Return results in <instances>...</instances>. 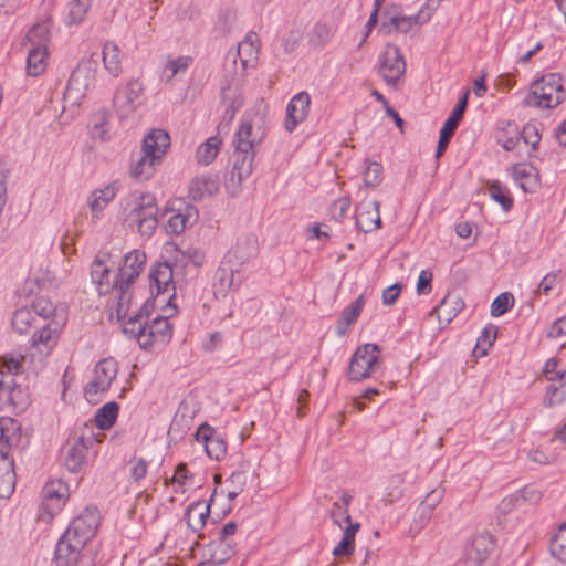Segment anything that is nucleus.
Listing matches in <instances>:
<instances>
[{"instance_id": "62", "label": "nucleus", "mask_w": 566, "mask_h": 566, "mask_svg": "<svg viewBox=\"0 0 566 566\" xmlns=\"http://www.w3.org/2000/svg\"><path fill=\"white\" fill-rule=\"evenodd\" d=\"M249 176H241L238 174V171H234L233 169L230 170L229 176L226 179V188L227 191L231 196H237L238 192L241 189V184L244 179H247Z\"/></svg>"}, {"instance_id": "50", "label": "nucleus", "mask_w": 566, "mask_h": 566, "mask_svg": "<svg viewBox=\"0 0 566 566\" xmlns=\"http://www.w3.org/2000/svg\"><path fill=\"white\" fill-rule=\"evenodd\" d=\"M514 305V296L510 292L501 293L491 304V315L502 316Z\"/></svg>"}, {"instance_id": "57", "label": "nucleus", "mask_w": 566, "mask_h": 566, "mask_svg": "<svg viewBox=\"0 0 566 566\" xmlns=\"http://www.w3.org/2000/svg\"><path fill=\"white\" fill-rule=\"evenodd\" d=\"M331 28L326 23H317L313 29L311 43L315 46H323L331 40Z\"/></svg>"}, {"instance_id": "36", "label": "nucleus", "mask_w": 566, "mask_h": 566, "mask_svg": "<svg viewBox=\"0 0 566 566\" xmlns=\"http://www.w3.org/2000/svg\"><path fill=\"white\" fill-rule=\"evenodd\" d=\"M132 284H122L119 281L113 280V291L116 294V318L123 321L128 313L129 304L132 301V293L129 292Z\"/></svg>"}, {"instance_id": "51", "label": "nucleus", "mask_w": 566, "mask_h": 566, "mask_svg": "<svg viewBox=\"0 0 566 566\" xmlns=\"http://www.w3.org/2000/svg\"><path fill=\"white\" fill-rule=\"evenodd\" d=\"M30 310L38 322L39 319L46 321L50 318L53 315L55 307L49 298L39 297L33 302Z\"/></svg>"}, {"instance_id": "23", "label": "nucleus", "mask_w": 566, "mask_h": 566, "mask_svg": "<svg viewBox=\"0 0 566 566\" xmlns=\"http://www.w3.org/2000/svg\"><path fill=\"white\" fill-rule=\"evenodd\" d=\"M17 475L14 461L8 451L0 449V497L8 499L14 491Z\"/></svg>"}, {"instance_id": "54", "label": "nucleus", "mask_w": 566, "mask_h": 566, "mask_svg": "<svg viewBox=\"0 0 566 566\" xmlns=\"http://www.w3.org/2000/svg\"><path fill=\"white\" fill-rule=\"evenodd\" d=\"M191 63L192 57L190 56H178L177 59L169 60L164 70L165 72H170L167 81H171V78L180 72H186Z\"/></svg>"}, {"instance_id": "13", "label": "nucleus", "mask_w": 566, "mask_h": 566, "mask_svg": "<svg viewBox=\"0 0 566 566\" xmlns=\"http://www.w3.org/2000/svg\"><path fill=\"white\" fill-rule=\"evenodd\" d=\"M494 542L489 534L474 536L465 551V566H490Z\"/></svg>"}, {"instance_id": "22", "label": "nucleus", "mask_w": 566, "mask_h": 566, "mask_svg": "<svg viewBox=\"0 0 566 566\" xmlns=\"http://www.w3.org/2000/svg\"><path fill=\"white\" fill-rule=\"evenodd\" d=\"M216 495L217 489L213 490V493L208 503L203 501H197L188 506L186 512V521L188 527L192 532H199L205 527L207 518L209 517L210 514V507L211 505L214 504Z\"/></svg>"}, {"instance_id": "41", "label": "nucleus", "mask_w": 566, "mask_h": 566, "mask_svg": "<svg viewBox=\"0 0 566 566\" xmlns=\"http://www.w3.org/2000/svg\"><path fill=\"white\" fill-rule=\"evenodd\" d=\"M119 406L115 401H109L102 406L95 413L94 420L97 428L102 430L109 429L116 421Z\"/></svg>"}, {"instance_id": "4", "label": "nucleus", "mask_w": 566, "mask_h": 566, "mask_svg": "<svg viewBox=\"0 0 566 566\" xmlns=\"http://www.w3.org/2000/svg\"><path fill=\"white\" fill-rule=\"evenodd\" d=\"M566 96L558 74L549 73L532 84V91L523 103L526 106L553 108L559 105Z\"/></svg>"}, {"instance_id": "28", "label": "nucleus", "mask_w": 566, "mask_h": 566, "mask_svg": "<svg viewBox=\"0 0 566 566\" xmlns=\"http://www.w3.org/2000/svg\"><path fill=\"white\" fill-rule=\"evenodd\" d=\"M91 276L101 295H106L113 291V282L109 280L111 270L105 265L103 258L96 256L93 261Z\"/></svg>"}, {"instance_id": "25", "label": "nucleus", "mask_w": 566, "mask_h": 566, "mask_svg": "<svg viewBox=\"0 0 566 566\" xmlns=\"http://www.w3.org/2000/svg\"><path fill=\"white\" fill-rule=\"evenodd\" d=\"M512 177L524 192H535L539 186L537 169L530 164H516Z\"/></svg>"}, {"instance_id": "63", "label": "nucleus", "mask_w": 566, "mask_h": 566, "mask_svg": "<svg viewBox=\"0 0 566 566\" xmlns=\"http://www.w3.org/2000/svg\"><path fill=\"white\" fill-rule=\"evenodd\" d=\"M129 473L134 481H139L146 476L147 462L144 459H133L129 461Z\"/></svg>"}, {"instance_id": "12", "label": "nucleus", "mask_w": 566, "mask_h": 566, "mask_svg": "<svg viewBox=\"0 0 566 566\" xmlns=\"http://www.w3.org/2000/svg\"><path fill=\"white\" fill-rule=\"evenodd\" d=\"M20 368V363L13 358H0V411L14 403L17 382L14 374Z\"/></svg>"}, {"instance_id": "31", "label": "nucleus", "mask_w": 566, "mask_h": 566, "mask_svg": "<svg viewBox=\"0 0 566 566\" xmlns=\"http://www.w3.org/2000/svg\"><path fill=\"white\" fill-rule=\"evenodd\" d=\"M97 66L98 56L93 53L90 59L83 60L78 63L70 78L90 88L94 83Z\"/></svg>"}, {"instance_id": "48", "label": "nucleus", "mask_w": 566, "mask_h": 566, "mask_svg": "<svg viewBox=\"0 0 566 566\" xmlns=\"http://www.w3.org/2000/svg\"><path fill=\"white\" fill-rule=\"evenodd\" d=\"M147 331L146 321H140L135 315L128 317L127 321L123 319V332L136 338L142 346V340L145 339V333Z\"/></svg>"}, {"instance_id": "38", "label": "nucleus", "mask_w": 566, "mask_h": 566, "mask_svg": "<svg viewBox=\"0 0 566 566\" xmlns=\"http://www.w3.org/2000/svg\"><path fill=\"white\" fill-rule=\"evenodd\" d=\"M463 307V302L457 296L448 294L443 297V300L433 308V313L437 314L438 318L441 321V317L444 316V321L450 323L451 319L457 316V314Z\"/></svg>"}, {"instance_id": "47", "label": "nucleus", "mask_w": 566, "mask_h": 566, "mask_svg": "<svg viewBox=\"0 0 566 566\" xmlns=\"http://www.w3.org/2000/svg\"><path fill=\"white\" fill-rule=\"evenodd\" d=\"M551 554L559 562L566 563V522L558 527L551 539Z\"/></svg>"}, {"instance_id": "6", "label": "nucleus", "mask_w": 566, "mask_h": 566, "mask_svg": "<svg viewBox=\"0 0 566 566\" xmlns=\"http://www.w3.org/2000/svg\"><path fill=\"white\" fill-rule=\"evenodd\" d=\"M380 347L376 344L359 346L350 358L348 377L352 381H360L371 376V371L379 363Z\"/></svg>"}, {"instance_id": "59", "label": "nucleus", "mask_w": 566, "mask_h": 566, "mask_svg": "<svg viewBox=\"0 0 566 566\" xmlns=\"http://www.w3.org/2000/svg\"><path fill=\"white\" fill-rule=\"evenodd\" d=\"M443 497V490L436 489L432 490L426 497V500L420 504L419 511L421 512V515H429L432 510L436 507L438 503Z\"/></svg>"}, {"instance_id": "37", "label": "nucleus", "mask_w": 566, "mask_h": 566, "mask_svg": "<svg viewBox=\"0 0 566 566\" xmlns=\"http://www.w3.org/2000/svg\"><path fill=\"white\" fill-rule=\"evenodd\" d=\"M48 49L31 46L27 56V74L39 76L46 69Z\"/></svg>"}, {"instance_id": "26", "label": "nucleus", "mask_w": 566, "mask_h": 566, "mask_svg": "<svg viewBox=\"0 0 566 566\" xmlns=\"http://www.w3.org/2000/svg\"><path fill=\"white\" fill-rule=\"evenodd\" d=\"M235 554V542L216 538L205 548V557L221 565Z\"/></svg>"}, {"instance_id": "10", "label": "nucleus", "mask_w": 566, "mask_h": 566, "mask_svg": "<svg viewBox=\"0 0 566 566\" xmlns=\"http://www.w3.org/2000/svg\"><path fill=\"white\" fill-rule=\"evenodd\" d=\"M117 371V361L114 358L99 360L94 368V379L85 386L86 399L91 400L96 394L107 391L116 378Z\"/></svg>"}, {"instance_id": "15", "label": "nucleus", "mask_w": 566, "mask_h": 566, "mask_svg": "<svg viewBox=\"0 0 566 566\" xmlns=\"http://www.w3.org/2000/svg\"><path fill=\"white\" fill-rule=\"evenodd\" d=\"M146 260L147 258L144 251L133 250L128 252L124 256L123 264L115 275L114 281H119L124 285L133 284L143 272Z\"/></svg>"}, {"instance_id": "5", "label": "nucleus", "mask_w": 566, "mask_h": 566, "mask_svg": "<svg viewBox=\"0 0 566 566\" xmlns=\"http://www.w3.org/2000/svg\"><path fill=\"white\" fill-rule=\"evenodd\" d=\"M159 208L151 193H142L134 199L127 220L137 224L142 235H151L158 224Z\"/></svg>"}, {"instance_id": "20", "label": "nucleus", "mask_w": 566, "mask_h": 566, "mask_svg": "<svg viewBox=\"0 0 566 566\" xmlns=\"http://www.w3.org/2000/svg\"><path fill=\"white\" fill-rule=\"evenodd\" d=\"M258 254V241L253 235L240 238L235 244L224 256V261L235 264L240 269L245 262L250 261Z\"/></svg>"}, {"instance_id": "35", "label": "nucleus", "mask_w": 566, "mask_h": 566, "mask_svg": "<svg viewBox=\"0 0 566 566\" xmlns=\"http://www.w3.org/2000/svg\"><path fill=\"white\" fill-rule=\"evenodd\" d=\"M103 63L107 72L113 76L122 73L120 49L114 42H106L103 46Z\"/></svg>"}, {"instance_id": "64", "label": "nucleus", "mask_w": 566, "mask_h": 566, "mask_svg": "<svg viewBox=\"0 0 566 566\" xmlns=\"http://www.w3.org/2000/svg\"><path fill=\"white\" fill-rule=\"evenodd\" d=\"M189 217H190V213L187 217L181 213H176V214L171 216L169 218L168 224H167L168 231L176 233V234L181 233L187 227Z\"/></svg>"}, {"instance_id": "55", "label": "nucleus", "mask_w": 566, "mask_h": 566, "mask_svg": "<svg viewBox=\"0 0 566 566\" xmlns=\"http://www.w3.org/2000/svg\"><path fill=\"white\" fill-rule=\"evenodd\" d=\"M382 179V166L376 161L369 163L364 174L366 187H375Z\"/></svg>"}, {"instance_id": "18", "label": "nucleus", "mask_w": 566, "mask_h": 566, "mask_svg": "<svg viewBox=\"0 0 566 566\" xmlns=\"http://www.w3.org/2000/svg\"><path fill=\"white\" fill-rule=\"evenodd\" d=\"M195 436L196 440L203 444L206 453L210 459L219 461L226 455L227 444L224 440L219 434H216L209 424H201Z\"/></svg>"}, {"instance_id": "7", "label": "nucleus", "mask_w": 566, "mask_h": 566, "mask_svg": "<svg viewBox=\"0 0 566 566\" xmlns=\"http://www.w3.org/2000/svg\"><path fill=\"white\" fill-rule=\"evenodd\" d=\"M69 495V486L63 481L55 480L46 483L42 490L40 517L45 522H50L63 507Z\"/></svg>"}, {"instance_id": "56", "label": "nucleus", "mask_w": 566, "mask_h": 566, "mask_svg": "<svg viewBox=\"0 0 566 566\" xmlns=\"http://www.w3.org/2000/svg\"><path fill=\"white\" fill-rule=\"evenodd\" d=\"M331 518L333 520V523L337 525L340 528L343 527V523H347V525L354 524L352 522L348 509H346L344 505H340L339 502H334L333 507L331 510Z\"/></svg>"}, {"instance_id": "61", "label": "nucleus", "mask_w": 566, "mask_h": 566, "mask_svg": "<svg viewBox=\"0 0 566 566\" xmlns=\"http://www.w3.org/2000/svg\"><path fill=\"white\" fill-rule=\"evenodd\" d=\"M249 479L250 474L247 471L239 470L230 475V478L227 480V483L229 484L230 489L241 493L244 490Z\"/></svg>"}, {"instance_id": "58", "label": "nucleus", "mask_w": 566, "mask_h": 566, "mask_svg": "<svg viewBox=\"0 0 566 566\" xmlns=\"http://www.w3.org/2000/svg\"><path fill=\"white\" fill-rule=\"evenodd\" d=\"M91 7V0H73L69 17L73 23H80Z\"/></svg>"}, {"instance_id": "32", "label": "nucleus", "mask_w": 566, "mask_h": 566, "mask_svg": "<svg viewBox=\"0 0 566 566\" xmlns=\"http://www.w3.org/2000/svg\"><path fill=\"white\" fill-rule=\"evenodd\" d=\"M367 210H360L356 216V226L363 232H371L380 228L381 219L379 214L380 203L371 201Z\"/></svg>"}, {"instance_id": "16", "label": "nucleus", "mask_w": 566, "mask_h": 566, "mask_svg": "<svg viewBox=\"0 0 566 566\" xmlns=\"http://www.w3.org/2000/svg\"><path fill=\"white\" fill-rule=\"evenodd\" d=\"M96 442L93 434L80 436L77 440L67 448L64 457V464L70 472H78L86 463V452Z\"/></svg>"}, {"instance_id": "43", "label": "nucleus", "mask_w": 566, "mask_h": 566, "mask_svg": "<svg viewBox=\"0 0 566 566\" xmlns=\"http://www.w3.org/2000/svg\"><path fill=\"white\" fill-rule=\"evenodd\" d=\"M220 140L217 136L210 137L197 149V160L200 164L209 165L214 160L219 153Z\"/></svg>"}, {"instance_id": "2", "label": "nucleus", "mask_w": 566, "mask_h": 566, "mask_svg": "<svg viewBox=\"0 0 566 566\" xmlns=\"http://www.w3.org/2000/svg\"><path fill=\"white\" fill-rule=\"evenodd\" d=\"M266 135V116L261 106L245 112L235 134L232 154V169L241 176H250L253 171L254 147Z\"/></svg>"}, {"instance_id": "11", "label": "nucleus", "mask_w": 566, "mask_h": 566, "mask_svg": "<svg viewBox=\"0 0 566 566\" xmlns=\"http://www.w3.org/2000/svg\"><path fill=\"white\" fill-rule=\"evenodd\" d=\"M469 95H470V91L468 90L464 92V94L459 99L458 104L455 105V107L453 108V111L451 112V114L449 115L447 120L444 122V124L440 130L439 142H438V146L436 149L437 158H440L444 154L452 136L454 135L461 119L463 118V115L468 107Z\"/></svg>"}, {"instance_id": "3", "label": "nucleus", "mask_w": 566, "mask_h": 566, "mask_svg": "<svg viewBox=\"0 0 566 566\" xmlns=\"http://www.w3.org/2000/svg\"><path fill=\"white\" fill-rule=\"evenodd\" d=\"M170 146V137L164 129H151L143 139L138 158L130 165V176L137 180H148L161 164Z\"/></svg>"}, {"instance_id": "34", "label": "nucleus", "mask_w": 566, "mask_h": 566, "mask_svg": "<svg viewBox=\"0 0 566 566\" xmlns=\"http://www.w3.org/2000/svg\"><path fill=\"white\" fill-rule=\"evenodd\" d=\"M430 19V13H427L426 17L421 14L415 15H395L390 18L389 23H382V29H386L387 33H390L391 30H396L399 32H408L416 24H423Z\"/></svg>"}, {"instance_id": "53", "label": "nucleus", "mask_w": 566, "mask_h": 566, "mask_svg": "<svg viewBox=\"0 0 566 566\" xmlns=\"http://www.w3.org/2000/svg\"><path fill=\"white\" fill-rule=\"evenodd\" d=\"M365 304L364 295H359L349 306H347L343 313L340 318L343 319V324L352 325L356 322L359 316L363 306Z\"/></svg>"}, {"instance_id": "45", "label": "nucleus", "mask_w": 566, "mask_h": 566, "mask_svg": "<svg viewBox=\"0 0 566 566\" xmlns=\"http://www.w3.org/2000/svg\"><path fill=\"white\" fill-rule=\"evenodd\" d=\"M87 91L88 87L70 78L63 95L64 108L66 105L78 106Z\"/></svg>"}, {"instance_id": "40", "label": "nucleus", "mask_w": 566, "mask_h": 566, "mask_svg": "<svg viewBox=\"0 0 566 566\" xmlns=\"http://www.w3.org/2000/svg\"><path fill=\"white\" fill-rule=\"evenodd\" d=\"M222 101L223 103H227V107L223 114V122L229 124L234 118L237 112L243 106L244 97L238 91L224 88L222 91Z\"/></svg>"}, {"instance_id": "19", "label": "nucleus", "mask_w": 566, "mask_h": 566, "mask_svg": "<svg viewBox=\"0 0 566 566\" xmlns=\"http://www.w3.org/2000/svg\"><path fill=\"white\" fill-rule=\"evenodd\" d=\"M241 283L240 269L223 260L216 272L214 293L224 296L229 291L238 289Z\"/></svg>"}, {"instance_id": "27", "label": "nucleus", "mask_w": 566, "mask_h": 566, "mask_svg": "<svg viewBox=\"0 0 566 566\" xmlns=\"http://www.w3.org/2000/svg\"><path fill=\"white\" fill-rule=\"evenodd\" d=\"M20 426L17 420L10 417L0 418V449L8 451L20 441Z\"/></svg>"}, {"instance_id": "46", "label": "nucleus", "mask_w": 566, "mask_h": 566, "mask_svg": "<svg viewBox=\"0 0 566 566\" xmlns=\"http://www.w3.org/2000/svg\"><path fill=\"white\" fill-rule=\"evenodd\" d=\"M49 39V27L46 23H36L25 35V40L33 48L48 49Z\"/></svg>"}, {"instance_id": "33", "label": "nucleus", "mask_w": 566, "mask_h": 566, "mask_svg": "<svg viewBox=\"0 0 566 566\" xmlns=\"http://www.w3.org/2000/svg\"><path fill=\"white\" fill-rule=\"evenodd\" d=\"M119 186L117 182H112L103 189H97L92 192L90 207L94 218H98V213L115 198Z\"/></svg>"}, {"instance_id": "14", "label": "nucleus", "mask_w": 566, "mask_h": 566, "mask_svg": "<svg viewBox=\"0 0 566 566\" xmlns=\"http://www.w3.org/2000/svg\"><path fill=\"white\" fill-rule=\"evenodd\" d=\"M60 332L61 325L54 321L39 325V331L32 337V350L36 352L40 356H49L57 343ZM32 355H35V353Z\"/></svg>"}, {"instance_id": "24", "label": "nucleus", "mask_w": 566, "mask_h": 566, "mask_svg": "<svg viewBox=\"0 0 566 566\" xmlns=\"http://www.w3.org/2000/svg\"><path fill=\"white\" fill-rule=\"evenodd\" d=\"M219 191V179L213 175L195 177L189 184V198L192 201H200L206 196H213Z\"/></svg>"}, {"instance_id": "8", "label": "nucleus", "mask_w": 566, "mask_h": 566, "mask_svg": "<svg viewBox=\"0 0 566 566\" xmlns=\"http://www.w3.org/2000/svg\"><path fill=\"white\" fill-rule=\"evenodd\" d=\"M143 91V85L137 80H133L124 87L116 90L113 106L120 120L128 118L142 105Z\"/></svg>"}, {"instance_id": "39", "label": "nucleus", "mask_w": 566, "mask_h": 566, "mask_svg": "<svg viewBox=\"0 0 566 566\" xmlns=\"http://www.w3.org/2000/svg\"><path fill=\"white\" fill-rule=\"evenodd\" d=\"M360 528V523L356 522L345 526L340 542L334 547L333 555L336 557L349 556L354 552L355 535Z\"/></svg>"}, {"instance_id": "21", "label": "nucleus", "mask_w": 566, "mask_h": 566, "mask_svg": "<svg viewBox=\"0 0 566 566\" xmlns=\"http://www.w3.org/2000/svg\"><path fill=\"white\" fill-rule=\"evenodd\" d=\"M172 335L171 325L166 317L157 316L147 323V331L145 339L142 340V348L146 349L155 343L166 344L170 340Z\"/></svg>"}, {"instance_id": "29", "label": "nucleus", "mask_w": 566, "mask_h": 566, "mask_svg": "<svg viewBox=\"0 0 566 566\" xmlns=\"http://www.w3.org/2000/svg\"><path fill=\"white\" fill-rule=\"evenodd\" d=\"M174 271L168 262L158 263L156 266L151 268L149 273L150 287L154 285L157 289V293L167 292L168 287L174 286Z\"/></svg>"}, {"instance_id": "49", "label": "nucleus", "mask_w": 566, "mask_h": 566, "mask_svg": "<svg viewBox=\"0 0 566 566\" xmlns=\"http://www.w3.org/2000/svg\"><path fill=\"white\" fill-rule=\"evenodd\" d=\"M490 197L501 205L504 211H509L513 207V199L509 192L502 187L500 181H493L489 188Z\"/></svg>"}, {"instance_id": "30", "label": "nucleus", "mask_w": 566, "mask_h": 566, "mask_svg": "<svg viewBox=\"0 0 566 566\" xmlns=\"http://www.w3.org/2000/svg\"><path fill=\"white\" fill-rule=\"evenodd\" d=\"M97 66L98 56L93 53L90 59L83 60L78 63L70 78L90 88L94 83Z\"/></svg>"}, {"instance_id": "17", "label": "nucleus", "mask_w": 566, "mask_h": 566, "mask_svg": "<svg viewBox=\"0 0 566 566\" xmlns=\"http://www.w3.org/2000/svg\"><path fill=\"white\" fill-rule=\"evenodd\" d=\"M311 98L308 93L300 92L294 95L286 106V118L284 127L292 133L296 126L302 123L310 111Z\"/></svg>"}, {"instance_id": "42", "label": "nucleus", "mask_w": 566, "mask_h": 566, "mask_svg": "<svg viewBox=\"0 0 566 566\" xmlns=\"http://www.w3.org/2000/svg\"><path fill=\"white\" fill-rule=\"evenodd\" d=\"M496 336V326L492 324L486 325L476 340L475 347L473 349V355L475 357H484L485 355H488V352L495 342Z\"/></svg>"}, {"instance_id": "44", "label": "nucleus", "mask_w": 566, "mask_h": 566, "mask_svg": "<svg viewBox=\"0 0 566 566\" xmlns=\"http://www.w3.org/2000/svg\"><path fill=\"white\" fill-rule=\"evenodd\" d=\"M32 325H38L36 318L28 307L18 308L12 316V327L19 333L24 334Z\"/></svg>"}, {"instance_id": "60", "label": "nucleus", "mask_w": 566, "mask_h": 566, "mask_svg": "<svg viewBox=\"0 0 566 566\" xmlns=\"http://www.w3.org/2000/svg\"><path fill=\"white\" fill-rule=\"evenodd\" d=\"M520 137L526 145H530L532 149H535L541 140V135L534 124H526L523 127Z\"/></svg>"}, {"instance_id": "9", "label": "nucleus", "mask_w": 566, "mask_h": 566, "mask_svg": "<svg viewBox=\"0 0 566 566\" xmlns=\"http://www.w3.org/2000/svg\"><path fill=\"white\" fill-rule=\"evenodd\" d=\"M406 61L399 48L387 44L379 59V73L385 82L395 85L406 73Z\"/></svg>"}, {"instance_id": "52", "label": "nucleus", "mask_w": 566, "mask_h": 566, "mask_svg": "<svg viewBox=\"0 0 566 566\" xmlns=\"http://www.w3.org/2000/svg\"><path fill=\"white\" fill-rule=\"evenodd\" d=\"M108 112L105 109L97 111L93 114L91 118V125L93 129V136L98 137L101 139H105L107 135V129L105 126L108 123Z\"/></svg>"}, {"instance_id": "1", "label": "nucleus", "mask_w": 566, "mask_h": 566, "mask_svg": "<svg viewBox=\"0 0 566 566\" xmlns=\"http://www.w3.org/2000/svg\"><path fill=\"white\" fill-rule=\"evenodd\" d=\"M96 507L84 509L69 525L55 546L53 562L56 566H94V558L86 544L99 525Z\"/></svg>"}]
</instances>
